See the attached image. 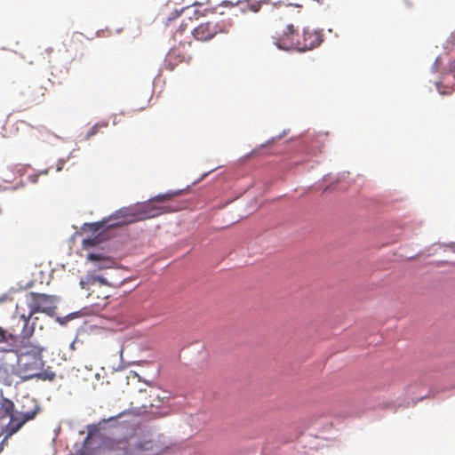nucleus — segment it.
I'll use <instances>...</instances> for the list:
<instances>
[{"label": "nucleus", "mask_w": 455, "mask_h": 455, "mask_svg": "<svg viewBox=\"0 0 455 455\" xmlns=\"http://www.w3.org/2000/svg\"><path fill=\"white\" fill-rule=\"evenodd\" d=\"M172 196V194L170 193L158 195L147 203L124 207L116 211L110 217V220H115L114 222L108 224L107 221H102L100 223H93L92 226L94 227V230H98L104 225H107L109 228L122 227L137 221L145 220L147 219L155 218L164 212V208L163 206L156 205V203L164 202Z\"/></svg>", "instance_id": "obj_1"}, {"label": "nucleus", "mask_w": 455, "mask_h": 455, "mask_svg": "<svg viewBox=\"0 0 455 455\" xmlns=\"http://www.w3.org/2000/svg\"><path fill=\"white\" fill-rule=\"evenodd\" d=\"M42 352L43 348L31 344L23 346L19 350L17 371L22 379L52 381L56 378V373L51 367L44 368Z\"/></svg>", "instance_id": "obj_2"}, {"label": "nucleus", "mask_w": 455, "mask_h": 455, "mask_svg": "<svg viewBox=\"0 0 455 455\" xmlns=\"http://www.w3.org/2000/svg\"><path fill=\"white\" fill-rule=\"evenodd\" d=\"M57 297L52 295L36 292L26 294L24 302L28 307V312L26 313L20 304H17L15 311V314L20 316L23 323L22 338L28 339L34 332V327H28L32 315L36 313H44L51 316L54 315L57 309Z\"/></svg>", "instance_id": "obj_3"}, {"label": "nucleus", "mask_w": 455, "mask_h": 455, "mask_svg": "<svg viewBox=\"0 0 455 455\" xmlns=\"http://www.w3.org/2000/svg\"><path fill=\"white\" fill-rule=\"evenodd\" d=\"M133 428H130L124 438L107 442L106 455H156L153 441L133 442Z\"/></svg>", "instance_id": "obj_4"}, {"label": "nucleus", "mask_w": 455, "mask_h": 455, "mask_svg": "<svg viewBox=\"0 0 455 455\" xmlns=\"http://www.w3.org/2000/svg\"><path fill=\"white\" fill-rule=\"evenodd\" d=\"M233 23L230 19H213L200 23L190 30L194 38L200 42H208L219 34H228L231 30Z\"/></svg>", "instance_id": "obj_5"}, {"label": "nucleus", "mask_w": 455, "mask_h": 455, "mask_svg": "<svg viewBox=\"0 0 455 455\" xmlns=\"http://www.w3.org/2000/svg\"><path fill=\"white\" fill-rule=\"evenodd\" d=\"M323 42L321 31L306 28L297 41V51L306 52L318 47Z\"/></svg>", "instance_id": "obj_6"}, {"label": "nucleus", "mask_w": 455, "mask_h": 455, "mask_svg": "<svg viewBox=\"0 0 455 455\" xmlns=\"http://www.w3.org/2000/svg\"><path fill=\"white\" fill-rule=\"evenodd\" d=\"M299 34L295 29L292 24H288L282 34L274 37V44L281 50L297 51V41Z\"/></svg>", "instance_id": "obj_7"}, {"label": "nucleus", "mask_w": 455, "mask_h": 455, "mask_svg": "<svg viewBox=\"0 0 455 455\" xmlns=\"http://www.w3.org/2000/svg\"><path fill=\"white\" fill-rule=\"evenodd\" d=\"M455 73V59L451 61L447 68L441 71V77L435 83L437 91L442 95H450L455 91V76H452V82L448 80L451 74Z\"/></svg>", "instance_id": "obj_8"}, {"label": "nucleus", "mask_w": 455, "mask_h": 455, "mask_svg": "<svg viewBox=\"0 0 455 455\" xmlns=\"http://www.w3.org/2000/svg\"><path fill=\"white\" fill-rule=\"evenodd\" d=\"M45 93L46 88L40 84L29 85L21 92L27 108L41 104L44 100Z\"/></svg>", "instance_id": "obj_9"}, {"label": "nucleus", "mask_w": 455, "mask_h": 455, "mask_svg": "<svg viewBox=\"0 0 455 455\" xmlns=\"http://www.w3.org/2000/svg\"><path fill=\"white\" fill-rule=\"evenodd\" d=\"M87 260L92 263L95 270L110 269L116 266V261L113 258L100 252L89 253Z\"/></svg>", "instance_id": "obj_10"}, {"label": "nucleus", "mask_w": 455, "mask_h": 455, "mask_svg": "<svg viewBox=\"0 0 455 455\" xmlns=\"http://www.w3.org/2000/svg\"><path fill=\"white\" fill-rule=\"evenodd\" d=\"M182 13H184L185 16L181 18L179 28L176 30V32L174 33L175 40H178V35L181 36L186 30L190 28V24L186 21V19H188V20L191 23L193 18H195L196 20H198L199 17L203 16V13L196 8H194V9L186 8L182 12Z\"/></svg>", "instance_id": "obj_11"}, {"label": "nucleus", "mask_w": 455, "mask_h": 455, "mask_svg": "<svg viewBox=\"0 0 455 455\" xmlns=\"http://www.w3.org/2000/svg\"><path fill=\"white\" fill-rule=\"evenodd\" d=\"M36 411H28L19 416H12L10 422L7 426L8 435L10 436L16 433L20 427L27 422L33 419L36 416Z\"/></svg>", "instance_id": "obj_12"}, {"label": "nucleus", "mask_w": 455, "mask_h": 455, "mask_svg": "<svg viewBox=\"0 0 455 455\" xmlns=\"http://www.w3.org/2000/svg\"><path fill=\"white\" fill-rule=\"evenodd\" d=\"M20 339H25L21 337V332L19 334L7 332L0 327V342H8L12 347H17Z\"/></svg>", "instance_id": "obj_13"}, {"label": "nucleus", "mask_w": 455, "mask_h": 455, "mask_svg": "<svg viewBox=\"0 0 455 455\" xmlns=\"http://www.w3.org/2000/svg\"><path fill=\"white\" fill-rule=\"evenodd\" d=\"M186 56L182 54L178 49H172L166 57V60L170 65L175 66L184 61Z\"/></svg>", "instance_id": "obj_14"}, {"label": "nucleus", "mask_w": 455, "mask_h": 455, "mask_svg": "<svg viewBox=\"0 0 455 455\" xmlns=\"http://www.w3.org/2000/svg\"><path fill=\"white\" fill-rule=\"evenodd\" d=\"M167 396H161L158 392L156 391H150L149 395V403L148 405L144 404L142 406L143 409H146L148 407H159L164 399H166Z\"/></svg>", "instance_id": "obj_15"}, {"label": "nucleus", "mask_w": 455, "mask_h": 455, "mask_svg": "<svg viewBox=\"0 0 455 455\" xmlns=\"http://www.w3.org/2000/svg\"><path fill=\"white\" fill-rule=\"evenodd\" d=\"M96 282H100V283H103V284H107V281L100 276V275H87L85 279H81L80 280V286L83 288V289H85L87 285H92L94 284Z\"/></svg>", "instance_id": "obj_16"}, {"label": "nucleus", "mask_w": 455, "mask_h": 455, "mask_svg": "<svg viewBox=\"0 0 455 455\" xmlns=\"http://www.w3.org/2000/svg\"><path fill=\"white\" fill-rule=\"evenodd\" d=\"M108 123L106 122H103V123H98L96 124H94L93 126H92L86 132L85 136H84V139L85 140H90L92 137H93L94 135H96L101 129L103 128H107L108 127Z\"/></svg>", "instance_id": "obj_17"}, {"label": "nucleus", "mask_w": 455, "mask_h": 455, "mask_svg": "<svg viewBox=\"0 0 455 455\" xmlns=\"http://www.w3.org/2000/svg\"><path fill=\"white\" fill-rule=\"evenodd\" d=\"M443 58H442V57H440V56H439V57H437V58L435 59V62H434V64H433L432 68H431L432 72H439V71H441V68H442V66H443Z\"/></svg>", "instance_id": "obj_18"}, {"label": "nucleus", "mask_w": 455, "mask_h": 455, "mask_svg": "<svg viewBox=\"0 0 455 455\" xmlns=\"http://www.w3.org/2000/svg\"><path fill=\"white\" fill-rule=\"evenodd\" d=\"M97 242L95 238H87L83 240V247L87 249L89 247H92L96 245Z\"/></svg>", "instance_id": "obj_19"}, {"label": "nucleus", "mask_w": 455, "mask_h": 455, "mask_svg": "<svg viewBox=\"0 0 455 455\" xmlns=\"http://www.w3.org/2000/svg\"><path fill=\"white\" fill-rule=\"evenodd\" d=\"M180 16H181V15H180L179 13H176V14H175V17H173V18H168V21H171V20H174V19H176V18H179V17H180ZM168 24H169V22H167V25H168Z\"/></svg>", "instance_id": "obj_20"}, {"label": "nucleus", "mask_w": 455, "mask_h": 455, "mask_svg": "<svg viewBox=\"0 0 455 455\" xmlns=\"http://www.w3.org/2000/svg\"><path fill=\"white\" fill-rule=\"evenodd\" d=\"M62 170V164L57 166V171L60 172Z\"/></svg>", "instance_id": "obj_21"}, {"label": "nucleus", "mask_w": 455, "mask_h": 455, "mask_svg": "<svg viewBox=\"0 0 455 455\" xmlns=\"http://www.w3.org/2000/svg\"><path fill=\"white\" fill-rule=\"evenodd\" d=\"M127 413H128L127 411L121 412L120 414H118V415H117V418H119V417H120V416H122V415H125V414H127Z\"/></svg>", "instance_id": "obj_22"}, {"label": "nucleus", "mask_w": 455, "mask_h": 455, "mask_svg": "<svg viewBox=\"0 0 455 455\" xmlns=\"http://www.w3.org/2000/svg\"><path fill=\"white\" fill-rule=\"evenodd\" d=\"M144 412H146V411H138L135 412V414H141V413H144Z\"/></svg>", "instance_id": "obj_23"}, {"label": "nucleus", "mask_w": 455, "mask_h": 455, "mask_svg": "<svg viewBox=\"0 0 455 455\" xmlns=\"http://www.w3.org/2000/svg\"><path fill=\"white\" fill-rule=\"evenodd\" d=\"M114 419H115V418H114V417H112V418H109V419H108V421H111V420H114Z\"/></svg>", "instance_id": "obj_24"}]
</instances>
